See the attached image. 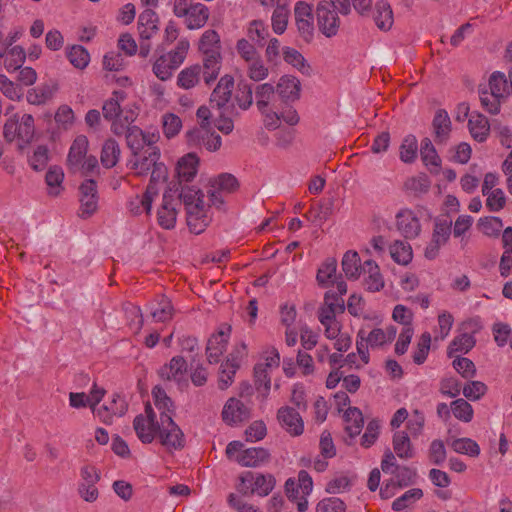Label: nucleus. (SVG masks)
<instances>
[{
	"label": "nucleus",
	"instance_id": "1",
	"mask_svg": "<svg viewBox=\"0 0 512 512\" xmlns=\"http://www.w3.org/2000/svg\"><path fill=\"white\" fill-rule=\"evenodd\" d=\"M189 49V40L186 38L180 39L174 49L162 53L155 59L152 67L154 75L162 81L170 79L173 71L178 69L185 61Z\"/></svg>",
	"mask_w": 512,
	"mask_h": 512
},
{
	"label": "nucleus",
	"instance_id": "2",
	"mask_svg": "<svg viewBox=\"0 0 512 512\" xmlns=\"http://www.w3.org/2000/svg\"><path fill=\"white\" fill-rule=\"evenodd\" d=\"M158 23L159 18L157 14L151 9H146L139 15V55L142 58H146L150 54L152 48L150 39L158 33Z\"/></svg>",
	"mask_w": 512,
	"mask_h": 512
},
{
	"label": "nucleus",
	"instance_id": "3",
	"mask_svg": "<svg viewBox=\"0 0 512 512\" xmlns=\"http://www.w3.org/2000/svg\"><path fill=\"white\" fill-rule=\"evenodd\" d=\"M35 133L34 119L30 114H23L20 118L14 116L4 125L3 135L9 142L19 139L23 143L32 141Z\"/></svg>",
	"mask_w": 512,
	"mask_h": 512
},
{
	"label": "nucleus",
	"instance_id": "4",
	"mask_svg": "<svg viewBox=\"0 0 512 512\" xmlns=\"http://www.w3.org/2000/svg\"><path fill=\"white\" fill-rule=\"evenodd\" d=\"M164 421L158 425L157 436L160 443L168 450H179L185 445L184 433L174 422L173 418L164 416Z\"/></svg>",
	"mask_w": 512,
	"mask_h": 512
},
{
	"label": "nucleus",
	"instance_id": "5",
	"mask_svg": "<svg viewBox=\"0 0 512 512\" xmlns=\"http://www.w3.org/2000/svg\"><path fill=\"white\" fill-rule=\"evenodd\" d=\"M186 142L190 148H205L210 152L220 149L222 141L221 137L210 127L194 128L186 133Z\"/></svg>",
	"mask_w": 512,
	"mask_h": 512
},
{
	"label": "nucleus",
	"instance_id": "6",
	"mask_svg": "<svg viewBox=\"0 0 512 512\" xmlns=\"http://www.w3.org/2000/svg\"><path fill=\"white\" fill-rule=\"evenodd\" d=\"M158 425L160 422L156 421V415L149 403L145 406V414L136 416L133 421L134 430L142 443H151L154 440Z\"/></svg>",
	"mask_w": 512,
	"mask_h": 512
},
{
	"label": "nucleus",
	"instance_id": "7",
	"mask_svg": "<svg viewBox=\"0 0 512 512\" xmlns=\"http://www.w3.org/2000/svg\"><path fill=\"white\" fill-rule=\"evenodd\" d=\"M246 355V345L240 343L227 356L224 363L221 364L218 385L221 390L227 389L233 382L236 371L240 367L241 359Z\"/></svg>",
	"mask_w": 512,
	"mask_h": 512
},
{
	"label": "nucleus",
	"instance_id": "8",
	"mask_svg": "<svg viewBox=\"0 0 512 512\" xmlns=\"http://www.w3.org/2000/svg\"><path fill=\"white\" fill-rule=\"evenodd\" d=\"M80 477L78 494L86 502H95L99 496L96 484L100 480V472L92 465H85L80 470Z\"/></svg>",
	"mask_w": 512,
	"mask_h": 512
},
{
	"label": "nucleus",
	"instance_id": "9",
	"mask_svg": "<svg viewBox=\"0 0 512 512\" xmlns=\"http://www.w3.org/2000/svg\"><path fill=\"white\" fill-rule=\"evenodd\" d=\"M243 481L249 482L253 488L241 489L243 495L257 494L260 497L269 495L275 487L276 479L272 474L254 473L251 471L243 473Z\"/></svg>",
	"mask_w": 512,
	"mask_h": 512
},
{
	"label": "nucleus",
	"instance_id": "10",
	"mask_svg": "<svg viewBox=\"0 0 512 512\" xmlns=\"http://www.w3.org/2000/svg\"><path fill=\"white\" fill-rule=\"evenodd\" d=\"M238 188V181L232 175L223 173L210 181L208 191L210 201L213 205L220 207L224 203L223 194L232 193Z\"/></svg>",
	"mask_w": 512,
	"mask_h": 512
},
{
	"label": "nucleus",
	"instance_id": "11",
	"mask_svg": "<svg viewBox=\"0 0 512 512\" xmlns=\"http://www.w3.org/2000/svg\"><path fill=\"white\" fill-rule=\"evenodd\" d=\"M452 222L443 220L436 221L432 233V239L425 249V257L433 260L438 254L440 248L447 243L451 235Z\"/></svg>",
	"mask_w": 512,
	"mask_h": 512
},
{
	"label": "nucleus",
	"instance_id": "12",
	"mask_svg": "<svg viewBox=\"0 0 512 512\" xmlns=\"http://www.w3.org/2000/svg\"><path fill=\"white\" fill-rule=\"evenodd\" d=\"M338 11L330 9V4H318L316 9L319 30L328 38L335 36L340 27Z\"/></svg>",
	"mask_w": 512,
	"mask_h": 512
},
{
	"label": "nucleus",
	"instance_id": "13",
	"mask_svg": "<svg viewBox=\"0 0 512 512\" xmlns=\"http://www.w3.org/2000/svg\"><path fill=\"white\" fill-rule=\"evenodd\" d=\"M294 15L300 36L305 42H310L314 35L311 6L303 1L297 2L294 8Z\"/></svg>",
	"mask_w": 512,
	"mask_h": 512
},
{
	"label": "nucleus",
	"instance_id": "14",
	"mask_svg": "<svg viewBox=\"0 0 512 512\" xmlns=\"http://www.w3.org/2000/svg\"><path fill=\"white\" fill-rule=\"evenodd\" d=\"M230 331V326H222L217 333L209 338L206 346V355L210 364H216L220 361L223 353L226 351Z\"/></svg>",
	"mask_w": 512,
	"mask_h": 512
},
{
	"label": "nucleus",
	"instance_id": "15",
	"mask_svg": "<svg viewBox=\"0 0 512 512\" xmlns=\"http://www.w3.org/2000/svg\"><path fill=\"white\" fill-rule=\"evenodd\" d=\"M396 227L406 239H415L420 235L421 224L416 213L408 208L401 209L396 214Z\"/></svg>",
	"mask_w": 512,
	"mask_h": 512
},
{
	"label": "nucleus",
	"instance_id": "16",
	"mask_svg": "<svg viewBox=\"0 0 512 512\" xmlns=\"http://www.w3.org/2000/svg\"><path fill=\"white\" fill-rule=\"evenodd\" d=\"M128 410V404L124 397L119 394H113L110 401L98 407L94 415L103 423L111 424L114 417L123 416Z\"/></svg>",
	"mask_w": 512,
	"mask_h": 512
},
{
	"label": "nucleus",
	"instance_id": "17",
	"mask_svg": "<svg viewBox=\"0 0 512 512\" xmlns=\"http://www.w3.org/2000/svg\"><path fill=\"white\" fill-rule=\"evenodd\" d=\"M345 311V304L342 297L337 293L328 291L324 295V301L318 309V319L321 324L325 321L336 320V315Z\"/></svg>",
	"mask_w": 512,
	"mask_h": 512
},
{
	"label": "nucleus",
	"instance_id": "18",
	"mask_svg": "<svg viewBox=\"0 0 512 512\" xmlns=\"http://www.w3.org/2000/svg\"><path fill=\"white\" fill-rule=\"evenodd\" d=\"M251 417L250 409L239 399L229 398L222 410V419L229 425H235Z\"/></svg>",
	"mask_w": 512,
	"mask_h": 512
},
{
	"label": "nucleus",
	"instance_id": "19",
	"mask_svg": "<svg viewBox=\"0 0 512 512\" xmlns=\"http://www.w3.org/2000/svg\"><path fill=\"white\" fill-rule=\"evenodd\" d=\"M160 158V151L158 147L147 148L142 155L137 154L134 159L129 161L131 170L137 176L148 175L152 167Z\"/></svg>",
	"mask_w": 512,
	"mask_h": 512
},
{
	"label": "nucleus",
	"instance_id": "20",
	"mask_svg": "<svg viewBox=\"0 0 512 512\" xmlns=\"http://www.w3.org/2000/svg\"><path fill=\"white\" fill-rule=\"evenodd\" d=\"M432 130L436 144H446L452 131L451 119L444 109H438L432 120Z\"/></svg>",
	"mask_w": 512,
	"mask_h": 512
},
{
	"label": "nucleus",
	"instance_id": "21",
	"mask_svg": "<svg viewBox=\"0 0 512 512\" xmlns=\"http://www.w3.org/2000/svg\"><path fill=\"white\" fill-rule=\"evenodd\" d=\"M157 194V188H155L154 185H148L142 195H135L129 199L127 203L128 211L133 216H138L143 213L148 214L151 210L153 198Z\"/></svg>",
	"mask_w": 512,
	"mask_h": 512
},
{
	"label": "nucleus",
	"instance_id": "22",
	"mask_svg": "<svg viewBox=\"0 0 512 512\" xmlns=\"http://www.w3.org/2000/svg\"><path fill=\"white\" fill-rule=\"evenodd\" d=\"M233 87L234 78L231 75L221 77L211 94L210 103L212 107L218 110L223 108L231 99Z\"/></svg>",
	"mask_w": 512,
	"mask_h": 512
},
{
	"label": "nucleus",
	"instance_id": "23",
	"mask_svg": "<svg viewBox=\"0 0 512 512\" xmlns=\"http://www.w3.org/2000/svg\"><path fill=\"white\" fill-rule=\"evenodd\" d=\"M277 418L283 428L293 436L303 433L304 425L301 416L291 407H281L278 410Z\"/></svg>",
	"mask_w": 512,
	"mask_h": 512
},
{
	"label": "nucleus",
	"instance_id": "24",
	"mask_svg": "<svg viewBox=\"0 0 512 512\" xmlns=\"http://www.w3.org/2000/svg\"><path fill=\"white\" fill-rule=\"evenodd\" d=\"M275 89L283 102H294L300 97L301 84L296 77L284 75L279 79Z\"/></svg>",
	"mask_w": 512,
	"mask_h": 512
},
{
	"label": "nucleus",
	"instance_id": "25",
	"mask_svg": "<svg viewBox=\"0 0 512 512\" xmlns=\"http://www.w3.org/2000/svg\"><path fill=\"white\" fill-rule=\"evenodd\" d=\"M199 158L194 153H188L179 159L176 173L179 185L191 182L197 174Z\"/></svg>",
	"mask_w": 512,
	"mask_h": 512
},
{
	"label": "nucleus",
	"instance_id": "26",
	"mask_svg": "<svg viewBox=\"0 0 512 512\" xmlns=\"http://www.w3.org/2000/svg\"><path fill=\"white\" fill-rule=\"evenodd\" d=\"M270 459L268 450L264 448H248L240 452L235 461L244 467H258L267 463Z\"/></svg>",
	"mask_w": 512,
	"mask_h": 512
},
{
	"label": "nucleus",
	"instance_id": "27",
	"mask_svg": "<svg viewBox=\"0 0 512 512\" xmlns=\"http://www.w3.org/2000/svg\"><path fill=\"white\" fill-rule=\"evenodd\" d=\"M469 132L474 140L485 142L490 134V123L486 116L479 112H473L468 120Z\"/></svg>",
	"mask_w": 512,
	"mask_h": 512
},
{
	"label": "nucleus",
	"instance_id": "28",
	"mask_svg": "<svg viewBox=\"0 0 512 512\" xmlns=\"http://www.w3.org/2000/svg\"><path fill=\"white\" fill-rule=\"evenodd\" d=\"M334 214V200L323 199L313 204L305 214V217L312 223L321 224Z\"/></svg>",
	"mask_w": 512,
	"mask_h": 512
},
{
	"label": "nucleus",
	"instance_id": "29",
	"mask_svg": "<svg viewBox=\"0 0 512 512\" xmlns=\"http://www.w3.org/2000/svg\"><path fill=\"white\" fill-rule=\"evenodd\" d=\"M187 371V362L182 356L173 357L159 370V376L166 381L179 382Z\"/></svg>",
	"mask_w": 512,
	"mask_h": 512
},
{
	"label": "nucleus",
	"instance_id": "30",
	"mask_svg": "<svg viewBox=\"0 0 512 512\" xmlns=\"http://www.w3.org/2000/svg\"><path fill=\"white\" fill-rule=\"evenodd\" d=\"M88 150V139L86 136H78L70 147L67 164L72 172H76L80 168L82 160L86 157Z\"/></svg>",
	"mask_w": 512,
	"mask_h": 512
},
{
	"label": "nucleus",
	"instance_id": "31",
	"mask_svg": "<svg viewBox=\"0 0 512 512\" xmlns=\"http://www.w3.org/2000/svg\"><path fill=\"white\" fill-rule=\"evenodd\" d=\"M209 54H203L202 73L206 84L215 81L221 69V53L220 51H210Z\"/></svg>",
	"mask_w": 512,
	"mask_h": 512
},
{
	"label": "nucleus",
	"instance_id": "32",
	"mask_svg": "<svg viewBox=\"0 0 512 512\" xmlns=\"http://www.w3.org/2000/svg\"><path fill=\"white\" fill-rule=\"evenodd\" d=\"M177 211L173 199L166 193L163 195L162 205L158 210V224L164 229H172L176 224Z\"/></svg>",
	"mask_w": 512,
	"mask_h": 512
},
{
	"label": "nucleus",
	"instance_id": "33",
	"mask_svg": "<svg viewBox=\"0 0 512 512\" xmlns=\"http://www.w3.org/2000/svg\"><path fill=\"white\" fill-rule=\"evenodd\" d=\"M202 78V66L200 64H193L179 72L177 85L182 89L189 90L196 87Z\"/></svg>",
	"mask_w": 512,
	"mask_h": 512
},
{
	"label": "nucleus",
	"instance_id": "34",
	"mask_svg": "<svg viewBox=\"0 0 512 512\" xmlns=\"http://www.w3.org/2000/svg\"><path fill=\"white\" fill-rule=\"evenodd\" d=\"M189 12L185 14L186 17V26L190 30L200 29L202 28L208 18H209V9L202 3H196L190 5Z\"/></svg>",
	"mask_w": 512,
	"mask_h": 512
},
{
	"label": "nucleus",
	"instance_id": "35",
	"mask_svg": "<svg viewBox=\"0 0 512 512\" xmlns=\"http://www.w3.org/2000/svg\"><path fill=\"white\" fill-rule=\"evenodd\" d=\"M152 396L156 408L160 411V422L164 421V416L173 418L175 406L171 398L167 396L165 390L159 386H155L152 390Z\"/></svg>",
	"mask_w": 512,
	"mask_h": 512
},
{
	"label": "nucleus",
	"instance_id": "36",
	"mask_svg": "<svg viewBox=\"0 0 512 512\" xmlns=\"http://www.w3.org/2000/svg\"><path fill=\"white\" fill-rule=\"evenodd\" d=\"M431 182L427 175L419 174L409 177L403 184V189L408 195L419 197L426 194L430 189Z\"/></svg>",
	"mask_w": 512,
	"mask_h": 512
},
{
	"label": "nucleus",
	"instance_id": "37",
	"mask_svg": "<svg viewBox=\"0 0 512 512\" xmlns=\"http://www.w3.org/2000/svg\"><path fill=\"white\" fill-rule=\"evenodd\" d=\"M187 214V225L190 231L194 234L202 233L210 223V217L207 215V210L204 207L196 208L186 212Z\"/></svg>",
	"mask_w": 512,
	"mask_h": 512
},
{
	"label": "nucleus",
	"instance_id": "38",
	"mask_svg": "<svg viewBox=\"0 0 512 512\" xmlns=\"http://www.w3.org/2000/svg\"><path fill=\"white\" fill-rule=\"evenodd\" d=\"M363 271L368 273L364 280L366 289L371 292L380 291L384 287V281L376 262L367 260L363 264Z\"/></svg>",
	"mask_w": 512,
	"mask_h": 512
},
{
	"label": "nucleus",
	"instance_id": "39",
	"mask_svg": "<svg viewBox=\"0 0 512 512\" xmlns=\"http://www.w3.org/2000/svg\"><path fill=\"white\" fill-rule=\"evenodd\" d=\"M56 90L57 86L55 84L45 83L28 90L26 98L32 105H42L52 99Z\"/></svg>",
	"mask_w": 512,
	"mask_h": 512
},
{
	"label": "nucleus",
	"instance_id": "40",
	"mask_svg": "<svg viewBox=\"0 0 512 512\" xmlns=\"http://www.w3.org/2000/svg\"><path fill=\"white\" fill-rule=\"evenodd\" d=\"M4 58V67L8 72H13L22 67L26 53L21 46H14L0 53V60Z\"/></svg>",
	"mask_w": 512,
	"mask_h": 512
},
{
	"label": "nucleus",
	"instance_id": "41",
	"mask_svg": "<svg viewBox=\"0 0 512 512\" xmlns=\"http://www.w3.org/2000/svg\"><path fill=\"white\" fill-rule=\"evenodd\" d=\"M179 198L183 201L186 212L195 210L196 208L204 207L203 194L199 189L189 187L187 185H180Z\"/></svg>",
	"mask_w": 512,
	"mask_h": 512
},
{
	"label": "nucleus",
	"instance_id": "42",
	"mask_svg": "<svg viewBox=\"0 0 512 512\" xmlns=\"http://www.w3.org/2000/svg\"><path fill=\"white\" fill-rule=\"evenodd\" d=\"M344 420L346 422L345 430L351 438L360 434L364 424L363 414L360 409L349 407L344 414Z\"/></svg>",
	"mask_w": 512,
	"mask_h": 512
},
{
	"label": "nucleus",
	"instance_id": "43",
	"mask_svg": "<svg viewBox=\"0 0 512 512\" xmlns=\"http://www.w3.org/2000/svg\"><path fill=\"white\" fill-rule=\"evenodd\" d=\"M337 261L335 258H327L319 267L316 275L318 284L322 287H328L336 279Z\"/></svg>",
	"mask_w": 512,
	"mask_h": 512
},
{
	"label": "nucleus",
	"instance_id": "44",
	"mask_svg": "<svg viewBox=\"0 0 512 512\" xmlns=\"http://www.w3.org/2000/svg\"><path fill=\"white\" fill-rule=\"evenodd\" d=\"M342 270L348 279H357L360 276L363 266L356 251H347L342 259Z\"/></svg>",
	"mask_w": 512,
	"mask_h": 512
},
{
	"label": "nucleus",
	"instance_id": "45",
	"mask_svg": "<svg viewBox=\"0 0 512 512\" xmlns=\"http://www.w3.org/2000/svg\"><path fill=\"white\" fill-rule=\"evenodd\" d=\"M256 106L259 112H265L275 97L276 89L270 83L259 84L254 89Z\"/></svg>",
	"mask_w": 512,
	"mask_h": 512
},
{
	"label": "nucleus",
	"instance_id": "46",
	"mask_svg": "<svg viewBox=\"0 0 512 512\" xmlns=\"http://www.w3.org/2000/svg\"><path fill=\"white\" fill-rule=\"evenodd\" d=\"M392 259L401 265H407L413 258L412 248L408 242L396 240L389 247Z\"/></svg>",
	"mask_w": 512,
	"mask_h": 512
},
{
	"label": "nucleus",
	"instance_id": "47",
	"mask_svg": "<svg viewBox=\"0 0 512 512\" xmlns=\"http://www.w3.org/2000/svg\"><path fill=\"white\" fill-rule=\"evenodd\" d=\"M119 157L120 147L118 143L112 138L107 139L101 151L100 160L102 165L106 168H112L118 163Z\"/></svg>",
	"mask_w": 512,
	"mask_h": 512
},
{
	"label": "nucleus",
	"instance_id": "48",
	"mask_svg": "<svg viewBox=\"0 0 512 512\" xmlns=\"http://www.w3.org/2000/svg\"><path fill=\"white\" fill-rule=\"evenodd\" d=\"M376 26L384 31L389 30L393 25V12L389 3L380 1L376 4L374 14Z\"/></svg>",
	"mask_w": 512,
	"mask_h": 512
},
{
	"label": "nucleus",
	"instance_id": "49",
	"mask_svg": "<svg viewBox=\"0 0 512 512\" xmlns=\"http://www.w3.org/2000/svg\"><path fill=\"white\" fill-rule=\"evenodd\" d=\"M488 86L490 91L503 99L512 93L511 85L508 83V78L504 73L499 71L493 72L490 75Z\"/></svg>",
	"mask_w": 512,
	"mask_h": 512
},
{
	"label": "nucleus",
	"instance_id": "50",
	"mask_svg": "<svg viewBox=\"0 0 512 512\" xmlns=\"http://www.w3.org/2000/svg\"><path fill=\"white\" fill-rule=\"evenodd\" d=\"M479 98L482 108L492 115L500 112L502 101L504 100L494 92L488 91L486 88L479 89Z\"/></svg>",
	"mask_w": 512,
	"mask_h": 512
},
{
	"label": "nucleus",
	"instance_id": "51",
	"mask_svg": "<svg viewBox=\"0 0 512 512\" xmlns=\"http://www.w3.org/2000/svg\"><path fill=\"white\" fill-rule=\"evenodd\" d=\"M393 448L398 457L410 459L414 456L411 441L405 432H397L393 437Z\"/></svg>",
	"mask_w": 512,
	"mask_h": 512
},
{
	"label": "nucleus",
	"instance_id": "52",
	"mask_svg": "<svg viewBox=\"0 0 512 512\" xmlns=\"http://www.w3.org/2000/svg\"><path fill=\"white\" fill-rule=\"evenodd\" d=\"M253 87L251 84L241 81L237 85L234 101L242 110H247L253 104Z\"/></svg>",
	"mask_w": 512,
	"mask_h": 512
},
{
	"label": "nucleus",
	"instance_id": "53",
	"mask_svg": "<svg viewBox=\"0 0 512 512\" xmlns=\"http://www.w3.org/2000/svg\"><path fill=\"white\" fill-rule=\"evenodd\" d=\"M475 339L469 333H463L453 339L448 347V356L452 357L455 353H467L475 346Z\"/></svg>",
	"mask_w": 512,
	"mask_h": 512
},
{
	"label": "nucleus",
	"instance_id": "54",
	"mask_svg": "<svg viewBox=\"0 0 512 512\" xmlns=\"http://www.w3.org/2000/svg\"><path fill=\"white\" fill-rule=\"evenodd\" d=\"M448 445L456 452L476 457L480 453L479 445L470 438H458L448 442Z\"/></svg>",
	"mask_w": 512,
	"mask_h": 512
},
{
	"label": "nucleus",
	"instance_id": "55",
	"mask_svg": "<svg viewBox=\"0 0 512 512\" xmlns=\"http://www.w3.org/2000/svg\"><path fill=\"white\" fill-rule=\"evenodd\" d=\"M220 37L215 30H206L199 40V51L209 54L210 51H220Z\"/></svg>",
	"mask_w": 512,
	"mask_h": 512
},
{
	"label": "nucleus",
	"instance_id": "56",
	"mask_svg": "<svg viewBox=\"0 0 512 512\" xmlns=\"http://www.w3.org/2000/svg\"><path fill=\"white\" fill-rule=\"evenodd\" d=\"M247 76L255 82L266 79L269 75V70L265 66L261 56L246 63Z\"/></svg>",
	"mask_w": 512,
	"mask_h": 512
},
{
	"label": "nucleus",
	"instance_id": "57",
	"mask_svg": "<svg viewBox=\"0 0 512 512\" xmlns=\"http://www.w3.org/2000/svg\"><path fill=\"white\" fill-rule=\"evenodd\" d=\"M289 8L287 5L277 4L272 14V28L277 34H282L287 28Z\"/></svg>",
	"mask_w": 512,
	"mask_h": 512
},
{
	"label": "nucleus",
	"instance_id": "58",
	"mask_svg": "<svg viewBox=\"0 0 512 512\" xmlns=\"http://www.w3.org/2000/svg\"><path fill=\"white\" fill-rule=\"evenodd\" d=\"M420 155L423 163L426 166L432 165L435 167H439L441 164V159L438 156L436 149L429 138H424L422 140L420 147Z\"/></svg>",
	"mask_w": 512,
	"mask_h": 512
},
{
	"label": "nucleus",
	"instance_id": "59",
	"mask_svg": "<svg viewBox=\"0 0 512 512\" xmlns=\"http://www.w3.org/2000/svg\"><path fill=\"white\" fill-rule=\"evenodd\" d=\"M67 57L70 63L78 69H84L90 60L88 51L80 45L72 46L67 51Z\"/></svg>",
	"mask_w": 512,
	"mask_h": 512
},
{
	"label": "nucleus",
	"instance_id": "60",
	"mask_svg": "<svg viewBox=\"0 0 512 512\" xmlns=\"http://www.w3.org/2000/svg\"><path fill=\"white\" fill-rule=\"evenodd\" d=\"M0 91L10 100H20L24 95L23 88L11 81L6 75L0 74Z\"/></svg>",
	"mask_w": 512,
	"mask_h": 512
},
{
	"label": "nucleus",
	"instance_id": "61",
	"mask_svg": "<svg viewBox=\"0 0 512 512\" xmlns=\"http://www.w3.org/2000/svg\"><path fill=\"white\" fill-rule=\"evenodd\" d=\"M478 227L483 234L489 237H497L503 228V223L498 217H484L479 219Z\"/></svg>",
	"mask_w": 512,
	"mask_h": 512
},
{
	"label": "nucleus",
	"instance_id": "62",
	"mask_svg": "<svg viewBox=\"0 0 512 512\" xmlns=\"http://www.w3.org/2000/svg\"><path fill=\"white\" fill-rule=\"evenodd\" d=\"M269 35L267 27L260 20H254L248 28V37L258 46H264V41Z\"/></svg>",
	"mask_w": 512,
	"mask_h": 512
},
{
	"label": "nucleus",
	"instance_id": "63",
	"mask_svg": "<svg viewBox=\"0 0 512 512\" xmlns=\"http://www.w3.org/2000/svg\"><path fill=\"white\" fill-rule=\"evenodd\" d=\"M418 151L417 140L414 136H407L400 146V159L405 163H412Z\"/></svg>",
	"mask_w": 512,
	"mask_h": 512
},
{
	"label": "nucleus",
	"instance_id": "64",
	"mask_svg": "<svg viewBox=\"0 0 512 512\" xmlns=\"http://www.w3.org/2000/svg\"><path fill=\"white\" fill-rule=\"evenodd\" d=\"M316 512H346V505L340 498H325L318 502Z\"/></svg>",
	"mask_w": 512,
	"mask_h": 512
}]
</instances>
